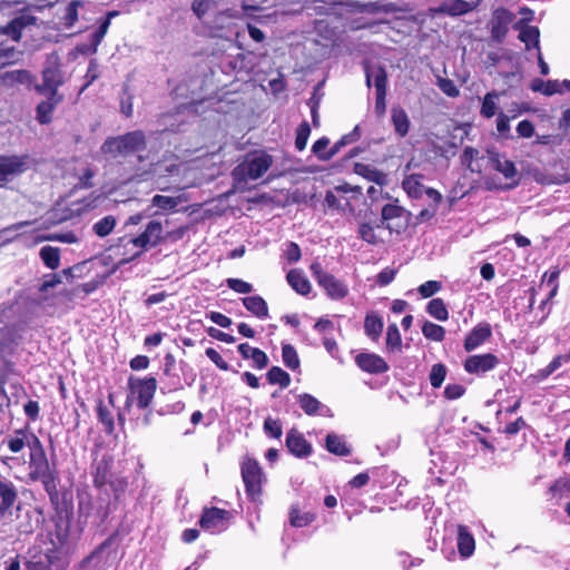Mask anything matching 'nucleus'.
I'll use <instances>...</instances> for the list:
<instances>
[{
  "label": "nucleus",
  "mask_w": 570,
  "mask_h": 570,
  "mask_svg": "<svg viewBox=\"0 0 570 570\" xmlns=\"http://www.w3.org/2000/svg\"><path fill=\"white\" fill-rule=\"evenodd\" d=\"M229 519V511L219 508H209L204 510L199 524L204 530L210 533H218L227 529Z\"/></svg>",
  "instance_id": "obj_9"
},
{
  "label": "nucleus",
  "mask_w": 570,
  "mask_h": 570,
  "mask_svg": "<svg viewBox=\"0 0 570 570\" xmlns=\"http://www.w3.org/2000/svg\"><path fill=\"white\" fill-rule=\"evenodd\" d=\"M494 168L500 171L505 178H513L517 174L515 166L512 161L497 157L493 159Z\"/></svg>",
  "instance_id": "obj_46"
},
{
  "label": "nucleus",
  "mask_w": 570,
  "mask_h": 570,
  "mask_svg": "<svg viewBox=\"0 0 570 570\" xmlns=\"http://www.w3.org/2000/svg\"><path fill=\"white\" fill-rule=\"evenodd\" d=\"M475 542L473 537L469 533L466 527L460 525L458 529V549L463 558H469L473 554Z\"/></svg>",
  "instance_id": "obj_22"
},
{
  "label": "nucleus",
  "mask_w": 570,
  "mask_h": 570,
  "mask_svg": "<svg viewBox=\"0 0 570 570\" xmlns=\"http://www.w3.org/2000/svg\"><path fill=\"white\" fill-rule=\"evenodd\" d=\"M250 360L257 368H264L267 366L268 357L267 355L259 348H257L252 355Z\"/></svg>",
  "instance_id": "obj_64"
},
{
  "label": "nucleus",
  "mask_w": 570,
  "mask_h": 570,
  "mask_svg": "<svg viewBox=\"0 0 570 570\" xmlns=\"http://www.w3.org/2000/svg\"><path fill=\"white\" fill-rule=\"evenodd\" d=\"M441 284L439 282L428 281L424 284H422L417 291L423 297H430L434 295L436 292H439Z\"/></svg>",
  "instance_id": "obj_58"
},
{
  "label": "nucleus",
  "mask_w": 570,
  "mask_h": 570,
  "mask_svg": "<svg viewBox=\"0 0 570 570\" xmlns=\"http://www.w3.org/2000/svg\"><path fill=\"white\" fill-rule=\"evenodd\" d=\"M381 225L390 233H402L407 226L406 210L396 204H386L382 208Z\"/></svg>",
  "instance_id": "obj_7"
},
{
  "label": "nucleus",
  "mask_w": 570,
  "mask_h": 570,
  "mask_svg": "<svg viewBox=\"0 0 570 570\" xmlns=\"http://www.w3.org/2000/svg\"><path fill=\"white\" fill-rule=\"evenodd\" d=\"M116 224V218L111 215H108L95 223L92 230L97 236L106 237L114 230Z\"/></svg>",
  "instance_id": "obj_39"
},
{
  "label": "nucleus",
  "mask_w": 570,
  "mask_h": 570,
  "mask_svg": "<svg viewBox=\"0 0 570 570\" xmlns=\"http://www.w3.org/2000/svg\"><path fill=\"white\" fill-rule=\"evenodd\" d=\"M242 478L248 495L253 499L258 497L262 492L264 473L256 460L252 458L244 459L242 462Z\"/></svg>",
  "instance_id": "obj_5"
},
{
  "label": "nucleus",
  "mask_w": 570,
  "mask_h": 570,
  "mask_svg": "<svg viewBox=\"0 0 570 570\" xmlns=\"http://www.w3.org/2000/svg\"><path fill=\"white\" fill-rule=\"evenodd\" d=\"M325 446L328 452L336 455H347L350 454V449L347 448L344 439L335 433H328L325 441Z\"/></svg>",
  "instance_id": "obj_32"
},
{
  "label": "nucleus",
  "mask_w": 570,
  "mask_h": 570,
  "mask_svg": "<svg viewBox=\"0 0 570 570\" xmlns=\"http://www.w3.org/2000/svg\"><path fill=\"white\" fill-rule=\"evenodd\" d=\"M6 442H7L8 449L12 453L21 452L28 444L27 430H24V429L16 430L11 435H9L7 438Z\"/></svg>",
  "instance_id": "obj_34"
},
{
  "label": "nucleus",
  "mask_w": 570,
  "mask_h": 570,
  "mask_svg": "<svg viewBox=\"0 0 570 570\" xmlns=\"http://www.w3.org/2000/svg\"><path fill=\"white\" fill-rule=\"evenodd\" d=\"M357 173L379 185H383L386 181V175L384 173L372 169L368 166L358 165Z\"/></svg>",
  "instance_id": "obj_49"
},
{
  "label": "nucleus",
  "mask_w": 570,
  "mask_h": 570,
  "mask_svg": "<svg viewBox=\"0 0 570 570\" xmlns=\"http://www.w3.org/2000/svg\"><path fill=\"white\" fill-rule=\"evenodd\" d=\"M422 333L426 338L435 342L443 341L445 336V330L442 326L431 322H425L423 324Z\"/></svg>",
  "instance_id": "obj_44"
},
{
  "label": "nucleus",
  "mask_w": 570,
  "mask_h": 570,
  "mask_svg": "<svg viewBox=\"0 0 570 570\" xmlns=\"http://www.w3.org/2000/svg\"><path fill=\"white\" fill-rule=\"evenodd\" d=\"M183 197H171V196H163V195H155L151 199L153 206H156L164 210H171L176 208L180 203H183Z\"/></svg>",
  "instance_id": "obj_40"
},
{
  "label": "nucleus",
  "mask_w": 570,
  "mask_h": 570,
  "mask_svg": "<svg viewBox=\"0 0 570 570\" xmlns=\"http://www.w3.org/2000/svg\"><path fill=\"white\" fill-rule=\"evenodd\" d=\"M500 97V94L498 91H490L488 92L483 99L482 105L480 109V114L484 118H492L498 110V99Z\"/></svg>",
  "instance_id": "obj_35"
},
{
  "label": "nucleus",
  "mask_w": 570,
  "mask_h": 570,
  "mask_svg": "<svg viewBox=\"0 0 570 570\" xmlns=\"http://www.w3.org/2000/svg\"><path fill=\"white\" fill-rule=\"evenodd\" d=\"M43 90L58 96L57 90L63 83V76L57 66L47 67L42 72Z\"/></svg>",
  "instance_id": "obj_18"
},
{
  "label": "nucleus",
  "mask_w": 570,
  "mask_h": 570,
  "mask_svg": "<svg viewBox=\"0 0 570 570\" xmlns=\"http://www.w3.org/2000/svg\"><path fill=\"white\" fill-rule=\"evenodd\" d=\"M30 73L27 70H13L2 75V80L6 85L27 83L30 81Z\"/></svg>",
  "instance_id": "obj_47"
},
{
  "label": "nucleus",
  "mask_w": 570,
  "mask_h": 570,
  "mask_svg": "<svg viewBox=\"0 0 570 570\" xmlns=\"http://www.w3.org/2000/svg\"><path fill=\"white\" fill-rule=\"evenodd\" d=\"M364 330L367 336L376 341L383 330V320L376 313H368L364 321Z\"/></svg>",
  "instance_id": "obj_31"
},
{
  "label": "nucleus",
  "mask_w": 570,
  "mask_h": 570,
  "mask_svg": "<svg viewBox=\"0 0 570 570\" xmlns=\"http://www.w3.org/2000/svg\"><path fill=\"white\" fill-rule=\"evenodd\" d=\"M531 88L533 91H540L546 96L562 94V88L559 80L543 81L541 79H537L532 82Z\"/></svg>",
  "instance_id": "obj_38"
},
{
  "label": "nucleus",
  "mask_w": 570,
  "mask_h": 570,
  "mask_svg": "<svg viewBox=\"0 0 570 570\" xmlns=\"http://www.w3.org/2000/svg\"><path fill=\"white\" fill-rule=\"evenodd\" d=\"M428 313L439 321H446L449 317L445 304L441 298H434L428 304Z\"/></svg>",
  "instance_id": "obj_43"
},
{
  "label": "nucleus",
  "mask_w": 570,
  "mask_h": 570,
  "mask_svg": "<svg viewBox=\"0 0 570 570\" xmlns=\"http://www.w3.org/2000/svg\"><path fill=\"white\" fill-rule=\"evenodd\" d=\"M39 240H51V242H60L65 244H75L78 242V237L73 232L67 233H55L47 236H42Z\"/></svg>",
  "instance_id": "obj_51"
},
{
  "label": "nucleus",
  "mask_w": 570,
  "mask_h": 570,
  "mask_svg": "<svg viewBox=\"0 0 570 570\" xmlns=\"http://www.w3.org/2000/svg\"><path fill=\"white\" fill-rule=\"evenodd\" d=\"M243 304L248 312L258 318H267L268 307L265 299L258 295L247 296L243 298Z\"/></svg>",
  "instance_id": "obj_23"
},
{
  "label": "nucleus",
  "mask_w": 570,
  "mask_h": 570,
  "mask_svg": "<svg viewBox=\"0 0 570 570\" xmlns=\"http://www.w3.org/2000/svg\"><path fill=\"white\" fill-rule=\"evenodd\" d=\"M309 132L311 129L307 122L299 125L295 139V146L298 150H303L306 147Z\"/></svg>",
  "instance_id": "obj_56"
},
{
  "label": "nucleus",
  "mask_w": 570,
  "mask_h": 570,
  "mask_svg": "<svg viewBox=\"0 0 570 570\" xmlns=\"http://www.w3.org/2000/svg\"><path fill=\"white\" fill-rule=\"evenodd\" d=\"M365 72L367 86L373 81L376 92H386L387 76L382 67H367Z\"/></svg>",
  "instance_id": "obj_24"
},
{
  "label": "nucleus",
  "mask_w": 570,
  "mask_h": 570,
  "mask_svg": "<svg viewBox=\"0 0 570 570\" xmlns=\"http://www.w3.org/2000/svg\"><path fill=\"white\" fill-rule=\"evenodd\" d=\"M264 431L272 438L279 439L282 436V425L277 420L267 417L264 422Z\"/></svg>",
  "instance_id": "obj_57"
},
{
  "label": "nucleus",
  "mask_w": 570,
  "mask_h": 570,
  "mask_svg": "<svg viewBox=\"0 0 570 570\" xmlns=\"http://www.w3.org/2000/svg\"><path fill=\"white\" fill-rule=\"evenodd\" d=\"M345 6L351 11L368 12V13H377V12L393 13L399 10V8L395 3L386 2V1H374V2H366V3H362L358 1H347V2H345Z\"/></svg>",
  "instance_id": "obj_16"
},
{
  "label": "nucleus",
  "mask_w": 570,
  "mask_h": 570,
  "mask_svg": "<svg viewBox=\"0 0 570 570\" xmlns=\"http://www.w3.org/2000/svg\"><path fill=\"white\" fill-rule=\"evenodd\" d=\"M514 29L519 30V39L525 45V48L530 50L532 47L539 49V37L540 32L537 27L522 24L519 21L514 24Z\"/></svg>",
  "instance_id": "obj_19"
},
{
  "label": "nucleus",
  "mask_w": 570,
  "mask_h": 570,
  "mask_svg": "<svg viewBox=\"0 0 570 570\" xmlns=\"http://www.w3.org/2000/svg\"><path fill=\"white\" fill-rule=\"evenodd\" d=\"M355 362L361 370L367 373L380 374L389 371V365L384 358L374 353H360L355 357Z\"/></svg>",
  "instance_id": "obj_13"
},
{
  "label": "nucleus",
  "mask_w": 570,
  "mask_h": 570,
  "mask_svg": "<svg viewBox=\"0 0 570 570\" xmlns=\"http://www.w3.org/2000/svg\"><path fill=\"white\" fill-rule=\"evenodd\" d=\"M358 138V126H356L350 135L343 137L338 142L335 144L334 148L326 151L330 140L325 137L316 140L312 147L313 153L322 160L331 159L340 149L341 146L353 142Z\"/></svg>",
  "instance_id": "obj_12"
},
{
  "label": "nucleus",
  "mask_w": 570,
  "mask_h": 570,
  "mask_svg": "<svg viewBox=\"0 0 570 570\" xmlns=\"http://www.w3.org/2000/svg\"><path fill=\"white\" fill-rule=\"evenodd\" d=\"M35 18L30 16H20L11 20L2 30L3 35L10 37L11 41L18 42L21 38V31L24 27L33 23Z\"/></svg>",
  "instance_id": "obj_20"
},
{
  "label": "nucleus",
  "mask_w": 570,
  "mask_h": 570,
  "mask_svg": "<svg viewBox=\"0 0 570 570\" xmlns=\"http://www.w3.org/2000/svg\"><path fill=\"white\" fill-rule=\"evenodd\" d=\"M210 1L209 0H194L193 2V11L198 18H203L206 12L209 10Z\"/></svg>",
  "instance_id": "obj_63"
},
{
  "label": "nucleus",
  "mask_w": 570,
  "mask_h": 570,
  "mask_svg": "<svg viewBox=\"0 0 570 570\" xmlns=\"http://www.w3.org/2000/svg\"><path fill=\"white\" fill-rule=\"evenodd\" d=\"M436 85L441 91L449 97H458L460 94L454 81L449 78L438 77Z\"/></svg>",
  "instance_id": "obj_52"
},
{
  "label": "nucleus",
  "mask_w": 570,
  "mask_h": 570,
  "mask_svg": "<svg viewBox=\"0 0 570 570\" xmlns=\"http://www.w3.org/2000/svg\"><path fill=\"white\" fill-rule=\"evenodd\" d=\"M164 239V228L160 222L150 220L145 230L132 238L130 242L134 247L139 249V253H142L149 247L157 246Z\"/></svg>",
  "instance_id": "obj_10"
},
{
  "label": "nucleus",
  "mask_w": 570,
  "mask_h": 570,
  "mask_svg": "<svg viewBox=\"0 0 570 570\" xmlns=\"http://www.w3.org/2000/svg\"><path fill=\"white\" fill-rule=\"evenodd\" d=\"M226 284L230 289L240 294H249L253 292V285L239 278H227Z\"/></svg>",
  "instance_id": "obj_53"
},
{
  "label": "nucleus",
  "mask_w": 570,
  "mask_h": 570,
  "mask_svg": "<svg viewBox=\"0 0 570 570\" xmlns=\"http://www.w3.org/2000/svg\"><path fill=\"white\" fill-rule=\"evenodd\" d=\"M146 140L142 131L136 130L124 136L110 137L101 146L105 155L127 156L145 148Z\"/></svg>",
  "instance_id": "obj_2"
},
{
  "label": "nucleus",
  "mask_w": 570,
  "mask_h": 570,
  "mask_svg": "<svg viewBox=\"0 0 570 570\" xmlns=\"http://www.w3.org/2000/svg\"><path fill=\"white\" fill-rule=\"evenodd\" d=\"M514 20V14L505 9H497L491 20V33L492 37L501 41L508 30L509 24Z\"/></svg>",
  "instance_id": "obj_14"
},
{
  "label": "nucleus",
  "mask_w": 570,
  "mask_h": 570,
  "mask_svg": "<svg viewBox=\"0 0 570 570\" xmlns=\"http://www.w3.org/2000/svg\"><path fill=\"white\" fill-rule=\"evenodd\" d=\"M0 511H7L9 508L12 507L17 499V490L14 485L6 480H0Z\"/></svg>",
  "instance_id": "obj_29"
},
{
  "label": "nucleus",
  "mask_w": 570,
  "mask_h": 570,
  "mask_svg": "<svg viewBox=\"0 0 570 570\" xmlns=\"http://www.w3.org/2000/svg\"><path fill=\"white\" fill-rule=\"evenodd\" d=\"M392 122L395 132L400 137H405L410 130V119L406 111L400 107L392 109Z\"/></svg>",
  "instance_id": "obj_27"
},
{
  "label": "nucleus",
  "mask_w": 570,
  "mask_h": 570,
  "mask_svg": "<svg viewBox=\"0 0 570 570\" xmlns=\"http://www.w3.org/2000/svg\"><path fill=\"white\" fill-rule=\"evenodd\" d=\"M206 355L207 357L213 362L215 363V365L223 370V371H227L229 368L228 366V363L220 356V354L215 350V348H207L206 350Z\"/></svg>",
  "instance_id": "obj_59"
},
{
  "label": "nucleus",
  "mask_w": 570,
  "mask_h": 570,
  "mask_svg": "<svg viewBox=\"0 0 570 570\" xmlns=\"http://www.w3.org/2000/svg\"><path fill=\"white\" fill-rule=\"evenodd\" d=\"M314 514L309 512H302L296 508H292L289 512V521L293 527L302 528L308 525L314 520Z\"/></svg>",
  "instance_id": "obj_42"
},
{
  "label": "nucleus",
  "mask_w": 570,
  "mask_h": 570,
  "mask_svg": "<svg viewBox=\"0 0 570 570\" xmlns=\"http://www.w3.org/2000/svg\"><path fill=\"white\" fill-rule=\"evenodd\" d=\"M40 258L50 269H57L60 265V249L52 246H43L40 249Z\"/></svg>",
  "instance_id": "obj_36"
},
{
  "label": "nucleus",
  "mask_w": 570,
  "mask_h": 570,
  "mask_svg": "<svg viewBox=\"0 0 570 570\" xmlns=\"http://www.w3.org/2000/svg\"><path fill=\"white\" fill-rule=\"evenodd\" d=\"M59 101V96L49 95L46 101H42L37 106V120L40 124H49L51 121V114Z\"/></svg>",
  "instance_id": "obj_26"
},
{
  "label": "nucleus",
  "mask_w": 570,
  "mask_h": 570,
  "mask_svg": "<svg viewBox=\"0 0 570 570\" xmlns=\"http://www.w3.org/2000/svg\"><path fill=\"white\" fill-rule=\"evenodd\" d=\"M311 271L318 285L326 292L332 299H342L348 294L347 286L333 275L323 272L318 263L311 266Z\"/></svg>",
  "instance_id": "obj_6"
},
{
  "label": "nucleus",
  "mask_w": 570,
  "mask_h": 570,
  "mask_svg": "<svg viewBox=\"0 0 570 570\" xmlns=\"http://www.w3.org/2000/svg\"><path fill=\"white\" fill-rule=\"evenodd\" d=\"M129 393L127 395L126 405L136 403L139 409L147 407L155 395L157 381L154 377H130Z\"/></svg>",
  "instance_id": "obj_3"
},
{
  "label": "nucleus",
  "mask_w": 570,
  "mask_h": 570,
  "mask_svg": "<svg viewBox=\"0 0 570 570\" xmlns=\"http://www.w3.org/2000/svg\"><path fill=\"white\" fill-rule=\"evenodd\" d=\"M98 419L109 431L114 429L112 415L102 404L98 406Z\"/></svg>",
  "instance_id": "obj_60"
},
{
  "label": "nucleus",
  "mask_w": 570,
  "mask_h": 570,
  "mask_svg": "<svg viewBox=\"0 0 570 570\" xmlns=\"http://www.w3.org/2000/svg\"><path fill=\"white\" fill-rule=\"evenodd\" d=\"M28 478L32 482L40 481L49 493L56 489L55 475L46 454L29 455Z\"/></svg>",
  "instance_id": "obj_4"
},
{
  "label": "nucleus",
  "mask_w": 570,
  "mask_h": 570,
  "mask_svg": "<svg viewBox=\"0 0 570 570\" xmlns=\"http://www.w3.org/2000/svg\"><path fill=\"white\" fill-rule=\"evenodd\" d=\"M27 439H28L27 446L29 448V451H30L29 455L46 454L41 441L39 440V438L35 433L29 432L27 430Z\"/></svg>",
  "instance_id": "obj_54"
},
{
  "label": "nucleus",
  "mask_w": 570,
  "mask_h": 570,
  "mask_svg": "<svg viewBox=\"0 0 570 570\" xmlns=\"http://www.w3.org/2000/svg\"><path fill=\"white\" fill-rule=\"evenodd\" d=\"M273 159L265 151H254L235 167L233 175L240 181L255 180L261 178L272 166Z\"/></svg>",
  "instance_id": "obj_1"
},
{
  "label": "nucleus",
  "mask_w": 570,
  "mask_h": 570,
  "mask_svg": "<svg viewBox=\"0 0 570 570\" xmlns=\"http://www.w3.org/2000/svg\"><path fill=\"white\" fill-rule=\"evenodd\" d=\"M267 380L271 384H278L281 387H287L291 383L288 373L278 366H273L267 373Z\"/></svg>",
  "instance_id": "obj_41"
},
{
  "label": "nucleus",
  "mask_w": 570,
  "mask_h": 570,
  "mask_svg": "<svg viewBox=\"0 0 570 570\" xmlns=\"http://www.w3.org/2000/svg\"><path fill=\"white\" fill-rule=\"evenodd\" d=\"M286 278L288 284L296 293L301 295H307L311 292V283L303 272L298 269H292L287 273Z\"/></svg>",
  "instance_id": "obj_21"
},
{
  "label": "nucleus",
  "mask_w": 570,
  "mask_h": 570,
  "mask_svg": "<svg viewBox=\"0 0 570 570\" xmlns=\"http://www.w3.org/2000/svg\"><path fill=\"white\" fill-rule=\"evenodd\" d=\"M282 357H283L284 364L288 368L296 370L299 366L298 355L296 353V350L292 345H289V344L283 345Z\"/></svg>",
  "instance_id": "obj_45"
},
{
  "label": "nucleus",
  "mask_w": 570,
  "mask_h": 570,
  "mask_svg": "<svg viewBox=\"0 0 570 570\" xmlns=\"http://www.w3.org/2000/svg\"><path fill=\"white\" fill-rule=\"evenodd\" d=\"M28 156L0 155V183H8L28 169Z\"/></svg>",
  "instance_id": "obj_8"
},
{
  "label": "nucleus",
  "mask_w": 570,
  "mask_h": 570,
  "mask_svg": "<svg viewBox=\"0 0 570 570\" xmlns=\"http://www.w3.org/2000/svg\"><path fill=\"white\" fill-rule=\"evenodd\" d=\"M402 345V338L400 331L395 324H391L386 331V347L391 351L400 350Z\"/></svg>",
  "instance_id": "obj_48"
},
{
  "label": "nucleus",
  "mask_w": 570,
  "mask_h": 570,
  "mask_svg": "<svg viewBox=\"0 0 570 570\" xmlns=\"http://www.w3.org/2000/svg\"><path fill=\"white\" fill-rule=\"evenodd\" d=\"M446 376V367L443 364H434L430 373L431 385L435 389L440 387Z\"/></svg>",
  "instance_id": "obj_50"
},
{
  "label": "nucleus",
  "mask_w": 570,
  "mask_h": 570,
  "mask_svg": "<svg viewBox=\"0 0 570 570\" xmlns=\"http://www.w3.org/2000/svg\"><path fill=\"white\" fill-rule=\"evenodd\" d=\"M298 404L307 415L318 414L323 409H325L317 399L307 393L298 395Z\"/></svg>",
  "instance_id": "obj_33"
},
{
  "label": "nucleus",
  "mask_w": 570,
  "mask_h": 570,
  "mask_svg": "<svg viewBox=\"0 0 570 570\" xmlns=\"http://www.w3.org/2000/svg\"><path fill=\"white\" fill-rule=\"evenodd\" d=\"M499 363L495 355L491 353L469 356L464 362V370L470 374H483L493 370Z\"/></svg>",
  "instance_id": "obj_11"
},
{
  "label": "nucleus",
  "mask_w": 570,
  "mask_h": 570,
  "mask_svg": "<svg viewBox=\"0 0 570 570\" xmlns=\"http://www.w3.org/2000/svg\"><path fill=\"white\" fill-rule=\"evenodd\" d=\"M19 55L11 42H0V68L14 63L19 59Z\"/></svg>",
  "instance_id": "obj_37"
},
{
  "label": "nucleus",
  "mask_w": 570,
  "mask_h": 570,
  "mask_svg": "<svg viewBox=\"0 0 570 570\" xmlns=\"http://www.w3.org/2000/svg\"><path fill=\"white\" fill-rule=\"evenodd\" d=\"M381 227V224L362 223L358 226V235L367 244L377 245L383 242L382 237L377 233Z\"/></svg>",
  "instance_id": "obj_28"
},
{
  "label": "nucleus",
  "mask_w": 570,
  "mask_h": 570,
  "mask_svg": "<svg viewBox=\"0 0 570 570\" xmlns=\"http://www.w3.org/2000/svg\"><path fill=\"white\" fill-rule=\"evenodd\" d=\"M286 446L292 454L298 458L309 455L312 450L309 443L305 440V438L295 430H291L287 433Z\"/></svg>",
  "instance_id": "obj_17"
},
{
  "label": "nucleus",
  "mask_w": 570,
  "mask_h": 570,
  "mask_svg": "<svg viewBox=\"0 0 570 570\" xmlns=\"http://www.w3.org/2000/svg\"><path fill=\"white\" fill-rule=\"evenodd\" d=\"M403 189L412 198H421L424 194L425 186L421 183V176L410 175L402 183Z\"/></svg>",
  "instance_id": "obj_30"
},
{
  "label": "nucleus",
  "mask_w": 570,
  "mask_h": 570,
  "mask_svg": "<svg viewBox=\"0 0 570 570\" xmlns=\"http://www.w3.org/2000/svg\"><path fill=\"white\" fill-rule=\"evenodd\" d=\"M472 10L470 2L464 0H443L439 7V11L450 14L460 16Z\"/></svg>",
  "instance_id": "obj_25"
},
{
  "label": "nucleus",
  "mask_w": 570,
  "mask_h": 570,
  "mask_svg": "<svg viewBox=\"0 0 570 570\" xmlns=\"http://www.w3.org/2000/svg\"><path fill=\"white\" fill-rule=\"evenodd\" d=\"M492 335V330L488 323H479L474 326L464 340V350L472 352L480 347Z\"/></svg>",
  "instance_id": "obj_15"
},
{
  "label": "nucleus",
  "mask_w": 570,
  "mask_h": 570,
  "mask_svg": "<svg viewBox=\"0 0 570 570\" xmlns=\"http://www.w3.org/2000/svg\"><path fill=\"white\" fill-rule=\"evenodd\" d=\"M207 317L220 327H229L232 320L219 312H210Z\"/></svg>",
  "instance_id": "obj_62"
},
{
  "label": "nucleus",
  "mask_w": 570,
  "mask_h": 570,
  "mask_svg": "<svg viewBox=\"0 0 570 570\" xmlns=\"http://www.w3.org/2000/svg\"><path fill=\"white\" fill-rule=\"evenodd\" d=\"M464 387L460 384H449L444 390V395L449 400H455L463 395Z\"/></svg>",
  "instance_id": "obj_61"
},
{
  "label": "nucleus",
  "mask_w": 570,
  "mask_h": 570,
  "mask_svg": "<svg viewBox=\"0 0 570 570\" xmlns=\"http://www.w3.org/2000/svg\"><path fill=\"white\" fill-rule=\"evenodd\" d=\"M78 6H79V2L78 1H72L70 2L66 10H65V14H63V24L67 27V28H70L73 26V23L77 21L78 19Z\"/></svg>",
  "instance_id": "obj_55"
}]
</instances>
